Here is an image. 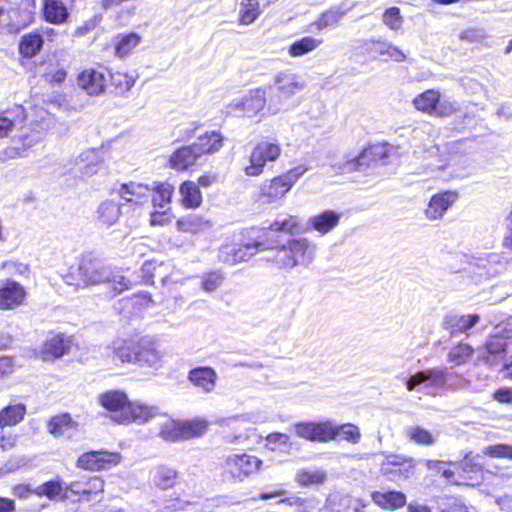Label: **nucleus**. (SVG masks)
<instances>
[{
	"instance_id": "obj_47",
	"label": "nucleus",
	"mask_w": 512,
	"mask_h": 512,
	"mask_svg": "<svg viewBox=\"0 0 512 512\" xmlns=\"http://www.w3.org/2000/svg\"><path fill=\"white\" fill-rule=\"evenodd\" d=\"M110 81L115 87L116 93H124L129 91L135 84L133 76L126 73H110L107 71V82Z\"/></svg>"
},
{
	"instance_id": "obj_57",
	"label": "nucleus",
	"mask_w": 512,
	"mask_h": 512,
	"mask_svg": "<svg viewBox=\"0 0 512 512\" xmlns=\"http://www.w3.org/2000/svg\"><path fill=\"white\" fill-rule=\"evenodd\" d=\"M88 487L81 488L80 484H72V491L81 494H90L92 492L98 493L103 490V481L100 478H92L88 483Z\"/></svg>"
},
{
	"instance_id": "obj_51",
	"label": "nucleus",
	"mask_w": 512,
	"mask_h": 512,
	"mask_svg": "<svg viewBox=\"0 0 512 512\" xmlns=\"http://www.w3.org/2000/svg\"><path fill=\"white\" fill-rule=\"evenodd\" d=\"M267 445L271 450H287L290 448V437L285 433L273 432L266 437Z\"/></svg>"
},
{
	"instance_id": "obj_17",
	"label": "nucleus",
	"mask_w": 512,
	"mask_h": 512,
	"mask_svg": "<svg viewBox=\"0 0 512 512\" xmlns=\"http://www.w3.org/2000/svg\"><path fill=\"white\" fill-rule=\"evenodd\" d=\"M78 86L89 95H99L107 86V71L99 69H85L77 78Z\"/></svg>"
},
{
	"instance_id": "obj_8",
	"label": "nucleus",
	"mask_w": 512,
	"mask_h": 512,
	"mask_svg": "<svg viewBox=\"0 0 512 512\" xmlns=\"http://www.w3.org/2000/svg\"><path fill=\"white\" fill-rule=\"evenodd\" d=\"M265 239L260 236L251 238L248 241L231 242L222 245L219 249L218 258L222 263L235 265L246 262L259 250H265Z\"/></svg>"
},
{
	"instance_id": "obj_40",
	"label": "nucleus",
	"mask_w": 512,
	"mask_h": 512,
	"mask_svg": "<svg viewBox=\"0 0 512 512\" xmlns=\"http://www.w3.org/2000/svg\"><path fill=\"white\" fill-rule=\"evenodd\" d=\"M141 41V37L135 33L119 34L115 40V51L119 57L128 55Z\"/></svg>"
},
{
	"instance_id": "obj_42",
	"label": "nucleus",
	"mask_w": 512,
	"mask_h": 512,
	"mask_svg": "<svg viewBox=\"0 0 512 512\" xmlns=\"http://www.w3.org/2000/svg\"><path fill=\"white\" fill-rule=\"evenodd\" d=\"M322 43L321 39L306 36L293 42L289 47V54L292 57H300L315 50Z\"/></svg>"
},
{
	"instance_id": "obj_22",
	"label": "nucleus",
	"mask_w": 512,
	"mask_h": 512,
	"mask_svg": "<svg viewBox=\"0 0 512 512\" xmlns=\"http://www.w3.org/2000/svg\"><path fill=\"white\" fill-rule=\"evenodd\" d=\"M26 292L16 281H8L0 287V309H12L22 304Z\"/></svg>"
},
{
	"instance_id": "obj_16",
	"label": "nucleus",
	"mask_w": 512,
	"mask_h": 512,
	"mask_svg": "<svg viewBox=\"0 0 512 512\" xmlns=\"http://www.w3.org/2000/svg\"><path fill=\"white\" fill-rule=\"evenodd\" d=\"M479 321L480 316L478 314L458 315L449 313L444 317L442 326L452 337L462 334L468 336Z\"/></svg>"
},
{
	"instance_id": "obj_14",
	"label": "nucleus",
	"mask_w": 512,
	"mask_h": 512,
	"mask_svg": "<svg viewBox=\"0 0 512 512\" xmlns=\"http://www.w3.org/2000/svg\"><path fill=\"white\" fill-rule=\"evenodd\" d=\"M332 420L325 421H301L293 425V431L299 438L310 442L331 441Z\"/></svg>"
},
{
	"instance_id": "obj_11",
	"label": "nucleus",
	"mask_w": 512,
	"mask_h": 512,
	"mask_svg": "<svg viewBox=\"0 0 512 512\" xmlns=\"http://www.w3.org/2000/svg\"><path fill=\"white\" fill-rule=\"evenodd\" d=\"M510 338L499 333L495 328L494 333L485 342L483 347L476 349L477 361L488 366L498 365L506 356V349Z\"/></svg>"
},
{
	"instance_id": "obj_33",
	"label": "nucleus",
	"mask_w": 512,
	"mask_h": 512,
	"mask_svg": "<svg viewBox=\"0 0 512 512\" xmlns=\"http://www.w3.org/2000/svg\"><path fill=\"white\" fill-rule=\"evenodd\" d=\"M331 429V441L340 439L345 440L351 444H357L361 439L360 429L355 424L345 423L338 425L335 423V421L332 420Z\"/></svg>"
},
{
	"instance_id": "obj_23",
	"label": "nucleus",
	"mask_w": 512,
	"mask_h": 512,
	"mask_svg": "<svg viewBox=\"0 0 512 512\" xmlns=\"http://www.w3.org/2000/svg\"><path fill=\"white\" fill-rule=\"evenodd\" d=\"M341 214L334 210H324L323 212L309 218L308 226L325 235L338 226Z\"/></svg>"
},
{
	"instance_id": "obj_6",
	"label": "nucleus",
	"mask_w": 512,
	"mask_h": 512,
	"mask_svg": "<svg viewBox=\"0 0 512 512\" xmlns=\"http://www.w3.org/2000/svg\"><path fill=\"white\" fill-rule=\"evenodd\" d=\"M262 466V460L247 453H230L223 457L221 476L223 481L243 482L256 473Z\"/></svg>"
},
{
	"instance_id": "obj_46",
	"label": "nucleus",
	"mask_w": 512,
	"mask_h": 512,
	"mask_svg": "<svg viewBox=\"0 0 512 512\" xmlns=\"http://www.w3.org/2000/svg\"><path fill=\"white\" fill-rule=\"evenodd\" d=\"M260 15L258 0H242L240 7V21L242 24L253 23Z\"/></svg>"
},
{
	"instance_id": "obj_2",
	"label": "nucleus",
	"mask_w": 512,
	"mask_h": 512,
	"mask_svg": "<svg viewBox=\"0 0 512 512\" xmlns=\"http://www.w3.org/2000/svg\"><path fill=\"white\" fill-rule=\"evenodd\" d=\"M63 279L66 284L76 288L108 284L112 288L111 297L129 289L130 285L129 280L112 271L111 267L91 253L83 255L77 266H71Z\"/></svg>"
},
{
	"instance_id": "obj_9",
	"label": "nucleus",
	"mask_w": 512,
	"mask_h": 512,
	"mask_svg": "<svg viewBox=\"0 0 512 512\" xmlns=\"http://www.w3.org/2000/svg\"><path fill=\"white\" fill-rule=\"evenodd\" d=\"M281 146L276 140L263 139L251 151L249 165L244 168L247 176H259L267 163L275 162L281 155Z\"/></svg>"
},
{
	"instance_id": "obj_7",
	"label": "nucleus",
	"mask_w": 512,
	"mask_h": 512,
	"mask_svg": "<svg viewBox=\"0 0 512 512\" xmlns=\"http://www.w3.org/2000/svg\"><path fill=\"white\" fill-rule=\"evenodd\" d=\"M417 460L403 454H386L380 464L381 475L390 482L401 485L416 473Z\"/></svg>"
},
{
	"instance_id": "obj_44",
	"label": "nucleus",
	"mask_w": 512,
	"mask_h": 512,
	"mask_svg": "<svg viewBox=\"0 0 512 512\" xmlns=\"http://www.w3.org/2000/svg\"><path fill=\"white\" fill-rule=\"evenodd\" d=\"M405 435L410 441L418 445L431 446L436 442V437L429 430L421 426L407 427Z\"/></svg>"
},
{
	"instance_id": "obj_64",
	"label": "nucleus",
	"mask_w": 512,
	"mask_h": 512,
	"mask_svg": "<svg viewBox=\"0 0 512 512\" xmlns=\"http://www.w3.org/2000/svg\"><path fill=\"white\" fill-rule=\"evenodd\" d=\"M499 333H503L506 338L512 339V317L509 318L506 324H501L495 327Z\"/></svg>"
},
{
	"instance_id": "obj_21",
	"label": "nucleus",
	"mask_w": 512,
	"mask_h": 512,
	"mask_svg": "<svg viewBox=\"0 0 512 512\" xmlns=\"http://www.w3.org/2000/svg\"><path fill=\"white\" fill-rule=\"evenodd\" d=\"M291 189L281 177H274L260 186L259 199L263 203H274L282 199Z\"/></svg>"
},
{
	"instance_id": "obj_19",
	"label": "nucleus",
	"mask_w": 512,
	"mask_h": 512,
	"mask_svg": "<svg viewBox=\"0 0 512 512\" xmlns=\"http://www.w3.org/2000/svg\"><path fill=\"white\" fill-rule=\"evenodd\" d=\"M268 91L266 87L257 88L249 91V93L241 100L233 101L230 106L235 110L243 111L247 116H252L261 111L267 102L266 96Z\"/></svg>"
},
{
	"instance_id": "obj_52",
	"label": "nucleus",
	"mask_w": 512,
	"mask_h": 512,
	"mask_svg": "<svg viewBox=\"0 0 512 512\" xmlns=\"http://www.w3.org/2000/svg\"><path fill=\"white\" fill-rule=\"evenodd\" d=\"M483 453L492 458H507L512 460V445L503 443L490 445L483 449Z\"/></svg>"
},
{
	"instance_id": "obj_24",
	"label": "nucleus",
	"mask_w": 512,
	"mask_h": 512,
	"mask_svg": "<svg viewBox=\"0 0 512 512\" xmlns=\"http://www.w3.org/2000/svg\"><path fill=\"white\" fill-rule=\"evenodd\" d=\"M42 15L46 22L60 25L69 18V11L62 0H42Z\"/></svg>"
},
{
	"instance_id": "obj_37",
	"label": "nucleus",
	"mask_w": 512,
	"mask_h": 512,
	"mask_svg": "<svg viewBox=\"0 0 512 512\" xmlns=\"http://www.w3.org/2000/svg\"><path fill=\"white\" fill-rule=\"evenodd\" d=\"M26 414V406L22 403L8 405L0 411V428L20 423Z\"/></svg>"
},
{
	"instance_id": "obj_34",
	"label": "nucleus",
	"mask_w": 512,
	"mask_h": 512,
	"mask_svg": "<svg viewBox=\"0 0 512 512\" xmlns=\"http://www.w3.org/2000/svg\"><path fill=\"white\" fill-rule=\"evenodd\" d=\"M44 39L38 32H31L21 37L19 43V52L26 58L36 56L42 49Z\"/></svg>"
},
{
	"instance_id": "obj_59",
	"label": "nucleus",
	"mask_w": 512,
	"mask_h": 512,
	"mask_svg": "<svg viewBox=\"0 0 512 512\" xmlns=\"http://www.w3.org/2000/svg\"><path fill=\"white\" fill-rule=\"evenodd\" d=\"M34 493L27 485H17L13 488V494L21 499H26L28 496Z\"/></svg>"
},
{
	"instance_id": "obj_13",
	"label": "nucleus",
	"mask_w": 512,
	"mask_h": 512,
	"mask_svg": "<svg viewBox=\"0 0 512 512\" xmlns=\"http://www.w3.org/2000/svg\"><path fill=\"white\" fill-rule=\"evenodd\" d=\"M375 158L371 148L362 150L357 156L351 154L343 156L341 159H333L331 168L338 174H348L354 171L364 172L372 167Z\"/></svg>"
},
{
	"instance_id": "obj_29",
	"label": "nucleus",
	"mask_w": 512,
	"mask_h": 512,
	"mask_svg": "<svg viewBox=\"0 0 512 512\" xmlns=\"http://www.w3.org/2000/svg\"><path fill=\"white\" fill-rule=\"evenodd\" d=\"M70 348V340L63 334L54 335L46 339L42 354L45 360L50 358H59L67 353Z\"/></svg>"
},
{
	"instance_id": "obj_60",
	"label": "nucleus",
	"mask_w": 512,
	"mask_h": 512,
	"mask_svg": "<svg viewBox=\"0 0 512 512\" xmlns=\"http://www.w3.org/2000/svg\"><path fill=\"white\" fill-rule=\"evenodd\" d=\"M491 260H484V259H480L479 262L477 263V266L479 267V269H483L484 271L483 272H479V275L480 276H492L494 275L495 273H497V270L496 269H493L491 267H487V264L490 263Z\"/></svg>"
},
{
	"instance_id": "obj_48",
	"label": "nucleus",
	"mask_w": 512,
	"mask_h": 512,
	"mask_svg": "<svg viewBox=\"0 0 512 512\" xmlns=\"http://www.w3.org/2000/svg\"><path fill=\"white\" fill-rule=\"evenodd\" d=\"M224 280L225 276L219 270L204 273L201 277V288L207 293H212L222 286Z\"/></svg>"
},
{
	"instance_id": "obj_56",
	"label": "nucleus",
	"mask_w": 512,
	"mask_h": 512,
	"mask_svg": "<svg viewBox=\"0 0 512 512\" xmlns=\"http://www.w3.org/2000/svg\"><path fill=\"white\" fill-rule=\"evenodd\" d=\"M308 169V166L301 164L288 170L286 173L282 174L281 177L291 189L293 185L308 171Z\"/></svg>"
},
{
	"instance_id": "obj_18",
	"label": "nucleus",
	"mask_w": 512,
	"mask_h": 512,
	"mask_svg": "<svg viewBox=\"0 0 512 512\" xmlns=\"http://www.w3.org/2000/svg\"><path fill=\"white\" fill-rule=\"evenodd\" d=\"M187 379L201 392L210 394L215 390L218 374L210 366H198L188 372Z\"/></svg>"
},
{
	"instance_id": "obj_27",
	"label": "nucleus",
	"mask_w": 512,
	"mask_h": 512,
	"mask_svg": "<svg viewBox=\"0 0 512 512\" xmlns=\"http://www.w3.org/2000/svg\"><path fill=\"white\" fill-rule=\"evenodd\" d=\"M119 194L127 202L140 204L151 194V186L142 183L129 182L121 185Z\"/></svg>"
},
{
	"instance_id": "obj_36",
	"label": "nucleus",
	"mask_w": 512,
	"mask_h": 512,
	"mask_svg": "<svg viewBox=\"0 0 512 512\" xmlns=\"http://www.w3.org/2000/svg\"><path fill=\"white\" fill-rule=\"evenodd\" d=\"M178 473L174 468L166 465L156 467L152 472V481L160 489H169L176 483Z\"/></svg>"
},
{
	"instance_id": "obj_49",
	"label": "nucleus",
	"mask_w": 512,
	"mask_h": 512,
	"mask_svg": "<svg viewBox=\"0 0 512 512\" xmlns=\"http://www.w3.org/2000/svg\"><path fill=\"white\" fill-rule=\"evenodd\" d=\"M296 480L301 486H311L324 483L326 474L323 471L300 470L296 475Z\"/></svg>"
},
{
	"instance_id": "obj_26",
	"label": "nucleus",
	"mask_w": 512,
	"mask_h": 512,
	"mask_svg": "<svg viewBox=\"0 0 512 512\" xmlns=\"http://www.w3.org/2000/svg\"><path fill=\"white\" fill-rule=\"evenodd\" d=\"M224 137L218 131L206 132L199 136L192 144L200 158L206 154H212L221 149Z\"/></svg>"
},
{
	"instance_id": "obj_10",
	"label": "nucleus",
	"mask_w": 512,
	"mask_h": 512,
	"mask_svg": "<svg viewBox=\"0 0 512 512\" xmlns=\"http://www.w3.org/2000/svg\"><path fill=\"white\" fill-rule=\"evenodd\" d=\"M447 382V369L446 368H429L418 371L405 380V386L408 391H414L418 387L426 393H432L435 390L442 388Z\"/></svg>"
},
{
	"instance_id": "obj_32",
	"label": "nucleus",
	"mask_w": 512,
	"mask_h": 512,
	"mask_svg": "<svg viewBox=\"0 0 512 512\" xmlns=\"http://www.w3.org/2000/svg\"><path fill=\"white\" fill-rule=\"evenodd\" d=\"M121 214L120 206L112 200H106L100 203L96 210V219L101 225L107 227L115 224Z\"/></svg>"
},
{
	"instance_id": "obj_41",
	"label": "nucleus",
	"mask_w": 512,
	"mask_h": 512,
	"mask_svg": "<svg viewBox=\"0 0 512 512\" xmlns=\"http://www.w3.org/2000/svg\"><path fill=\"white\" fill-rule=\"evenodd\" d=\"M413 103L417 110L431 113L436 110L437 105L440 103V93L435 90H427L419 94L413 100Z\"/></svg>"
},
{
	"instance_id": "obj_38",
	"label": "nucleus",
	"mask_w": 512,
	"mask_h": 512,
	"mask_svg": "<svg viewBox=\"0 0 512 512\" xmlns=\"http://www.w3.org/2000/svg\"><path fill=\"white\" fill-rule=\"evenodd\" d=\"M474 352L476 350L469 344L459 343L449 350L447 361L451 364V367L461 366L471 359Z\"/></svg>"
},
{
	"instance_id": "obj_1",
	"label": "nucleus",
	"mask_w": 512,
	"mask_h": 512,
	"mask_svg": "<svg viewBox=\"0 0 512 512\" xmlns=\"http://www.w3.org/2000/svg\"><path fill=\"white\" fill-rule=\"evenodd\" d=\"M297 216L277 218L265 233V250L272 255L267 258L279 269L292 271L296 267L309 268L316 258L317 246L306 237H292L288 233L298 229Z\"/></svg>"
},
{
	"instance_id": "obj_15",
	"label": "nucleus",
	"mask_w": 512,
	"mask_h": 512,
	"mask_svg": "<svg viewBox=\"0 0 512 512\" xmlns=\"http://www.w3.org/2000/svg\"><path fill=\"white\" fill-rule=\"evenodd\" d=\"M121 460L117 452L95 450L83 453L77 460V467L85 470H108L116 466Z\"/></svg>"
},
{
	"instance_id": "obj_62",
	"label": "nucleus",
	"mask_w": 512,
	"mask_h": 512,
	"mask_svg": "<svg viewBox=\"0 0 512 512\" xmlns=\"http://www.w3.org/2000/svg\"><path fill=\"white\" fill-rule=\"evenodd\" d=\"M15 503L12 499L0 497V512H13Z\"/></svg>"
},
{
	"instance_id": "obj_12",
	"label": "nucleus",
	"mask_w": 512,
	"mask_h": 512,
	"mask_svg": "<svg viewBox=\"0 0 512 512\" xmlns=\"http://www.w3.org/2000/svg\"><path fill=\"white\" fill-rule=\"evenodd\" d=\"M206 429L207 424L205 422H177L169 420L162 425L159 435L166 441L175 442L199 436L203 434Z\"/></svg>"
},
{
	"instance_id": "obj_50",
	"label": "nucleus",
	"mask_w": 512,
	"mask_h": 512,
	"mask_svg": "<svg viewBox=\"0 0 512 512\" xmlns=\"http://www.w3.org/2000/svg\"><path fill=\"white\" fill-rule=\"evenodd\" d=\"M151 298L148 295H134L131 298L121 299L115 308L120 312L136 307H148Z\"/></svg>"
},
{
	"instance_id": "obj_61",
	"label": "nucleus",
	"mask_w": 512,
	"mask_h": 512,
	"mask_svg": "<svg viewBox=\"0 0 512 512\" xmlns=\"http://www.w3.org/2000/svg\"><path fill=\"white\" fill-rule=\"evenodd\" d=\"M199 126L200 125L197 124L196 122L191 123L188 127H186L185 129L180 131L181 135L179 137H181L182 140L190 139L191 137H193L195 135V132L197 131Z\"/></svg>"
},
{
	"instance_id": "obj_20",
	"label": "nucleus",
	"mask_w": 512,
	"mask_h": 512,
	"mask_svg": "<svg viewBox=\"0 0 512 512\" xmlns=\"http://www.w3.org/2000/svg\"><path fill=\"white\" fill-rule=\"evenodd\" d=\"M458 196L455 191H444L435 194L425 210L426 217L429 220L441 219L445 212L457 201Z\"/></svg>"
},
{
	"instance_id": "obj_5",
	"label": "nucleus",
	"mask_w": 512,
	"mask_h": 512,
	"mask_svg": "<svg viewBox=\"0 0 512 512\" xmlns=\"http://www.w3.org/2000/svg\"><path fill=\"white\" fill-rule=\"evenodd\" d=\"M305 87V81L297 74L280 72L274 78V85L266 86L268 91V110L272 114L278 113L284 104L294 94Z\"/></svg>"
},
{
	"instance_id": "obj_53",
	"label": "nucleus",
	"mask_w": 512,
	"mask_h": 512,
	"mask_svg": "<svg viewBox=\"0 0 512 512\" xmlns=\"http://www.w3.org/2000/svg\"><path fill=\"white\" fill-rule=\"evenodd\" d=\"M383 22L391 30H399L403 24V18L400 15L398 7H390L383 14Z\"/></svg>"
},
{
	"instance_id": "obj_45",
	"label": "nucleus",
	"mask_w": 512,
	"mask_h": 512,
	"mask_svg": "<svg viewBox=\"0 0 512 512\" xmlns=\"http://www.w3.org/2000/svg\"><path fill=\"white\" fill-rule=\"evenodd\" d=\"M23 109L21 106H16L14 109L7 110L0 114V138L6 137L15 127L16 118L22 114Z\"/></svg>"
},
{
	"instance_id": "obj_63",
	"label": "nucleus",
	"mask_w": 512,
	"mask_h": 512,
	"mask_svg": "<svg viewBox=\"0 0 512 512\" xmlns=\"http://www.w3.org/2000/svg\"><path fill=\"white\" fill-rule=\"evenodd\" d=\"M390 53L388 57L396 62H403L406 59V55L396 46L389 47Z\"/></svg>"
},
{
	"instance_id": "obj_55",
	"label": "nucleus",
	"mask_w": 512,
	"mask_h": 512,
	"mask_svg": "<svg viewBox=\"0 0 512 512\" xmlns=\"http://www.w3.org/2000/svg\"><path fill=\"white\" fill-rule=\"evenodd\" d=\"M178 223L183 227V229L193 233L211 226L208 221H203L196 215L190 216L186 220H181Z\"/></svg>"
},
{
	"instance_id": "obj_31",
	"label": "nucleus",
	"mask_w": 512,
	"mask_h": 512,
	"mask_svg": "<svg viewBox=\"0 0 512 512\" xmlns=\"http://www.w3.org/2000/svg\"><path fill=\"white\" fill-rule=\"evenodd\" d=\"M80 158L81 162H84V164L79 167L82 177H91L104 169L103 159L100 157L99 152L96 149L83 152L80 155Z\"/></svg>"
},
{
	"instance_id": "obj_25",
	"label": "nucleus",
	"mask_w": 512,
	"mask_h": 512,
	"mask_svg": "<svg viewBox=\"0 0 512 512\" xmlns=\"http://www.w3.org/2000/svg\"><path fill=\"white\" fill-rule=\"evenodd\" d=\"M199 158V154L191 144L176 149L170 156L169 162L173 169L182 171L195 165Z\"/></svg>"
},
{
	"instance_id": "obj_35",
	"label": "nucleus",
	"mask_w": 512,
	"mask_h": 512,
	"mask_svg": "<svg viewBox=\"0 0 512 512\" xmlns=\"http://www.w3.org/2000/svg\"><path fill=\"white\" fill-rule=\"evenodd\" d=\"M77 423L67 413L52 417L47 425L48 432L54 437H60L76 429Z\"/></svg>"
},
{
	"instance_id": "obj_30",
	"label": "nucleus",
	"mask_w": 512,
	"mask_h": 512,
	"mask_svg": "<svg viewBox=\"0 0 512 512\" xmlns=\"http://www.w3.org/2000/svg\"><path fill=\"white\" fill-rule=\"evenodd\" d=\"M458 469L462 471L460 478L463 482L477 480L481 476L483 469L482 457L478 454L468 453L458 464Z\"/></svg>"
},
{
	"instance_id": "obj_4",
	"label": "nucleus",
	"mask_w": 512,
	"mask_h": 512,
	"mask_svg": "<svg viewBox=\"0 0 512 512\" xmlns=\"http://www.w3.org/2000/svg\"><path fill=\"white\" fill-rule=\"evenodd\" d=\"M114 357L122 363H133L154 368L158 367L161 361L159 351L155 348L154 343L147 338H141L136 343L125 342L115 347Z\"/></svg>"
},
{
	"instance_id": "obj_43",
	"label": "nucleus",
	"mask_w": 512,
	"mask_h": 512,
	"mask_svg": "<svg viewBox=\"0 0 512 512\" xmlns=\"http://www.w3.org/2000/svg\"><path fill=\"white\" fill-rule=\"evenodd\" d=\"M183 204L186 207H198L201 204L202 196L198 185L194 182L186 181L180 186Z\"/></svg>"
},
{
	"instance_id": "obj_54",
	"label": "nucleus",
	"mask_w": 512,
	"mask_h": 512,
	"mask_svg": "<svg viewBox=\"0 0 512 512\" xmlns=\"http://www.w3.org/2000/svg\"><path fill=\"white\" fill-rule=\"evenodd\" d=\"M61 485L56 481H47L37 487L34 490V494L38 496H47L49 499H53L58 496L61 492Z\"/></svg>"
},
{
	"instance_id": "obj_3",
	"label": "nucleus",
	"mask_w": 512,
	"mask_h": 512,
	"mask_svg": "<svg viewBox=\"0 0 512 512\" xmlns=\"http://www.w3.org/2000/svg\"><path fill=\"white\" fill-rule=\"evenodd\" d=\"M98 401L103 408L111 412V418L119 424H143L161 414L157 406L130 402L126 393L120 390L106 391L99 395Z\"/></svg>"
},
{
	"instance_id": "obj_58",
	"label": "nucleus",
	"mask_w": 512,
	"mask_h": 512,
	"mask_svg": "<svg viewBox=\"0 0 512 512\" xmlns=\"http://www.w3.org/2000/svg\"><path fill=\"white\" fill-rule=\"evenodd\" d=\"M494 398L501 403H512V388L497 390L494 394Z\"/></svg>"
},
{
	"instance_id": "obj_39",
	"label": "nucleus",
	"mask_w": 512,
	"mask_h": 512,
	"mask_svg": "<svg viewBox=\"0 0 512 512\" xmlns=\"http://www.w3.org/2000/svg\"><path fill=\"white\" fill-rule=\"evenodd\" d=\"M174 188L169 183L153 182L151 185L153 205L159 208H165L171 201Z\"/></svg>"
},
{
	"instance_id": "obj_28",
	"label": "nucleus",
	"mask_w": 512,
	"mask_h": 512,
	"mask_svg": "<svg viewBox=\"0 0 512 512\" xmlns=\"http://www.w3.org/2000/svg\"><path fill=\"white\" fill-rule=\"evenodd\" d=\"M371 497L376 505L384 509L395 510L406 504V495L396 490L387 492L375 491L372 493Z\"/></svg>"
}]
</instances>
